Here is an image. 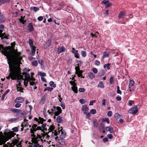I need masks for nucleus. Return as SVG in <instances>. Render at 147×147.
Returning a JSON list of instances; mask_svg holds the SVG:
<instances>
[{"instance_id":"f257e3e1","label":"nucleus","mask_w":147,"mask_h":147,"mask_svg":"<svg viewBox=\"0 0 147 147\" xmlns=\"http://www.w3.org/2000/svg\"><path fill=\"white\" fill-rule=\"evenodd\" d=\"M0 51L6 56L8 61L13 59L15 61L19 63L22 59V57L20 56L21 54V52H16L14 53L13 51L10 48L7 47H5L1 44Z\"/></svg>"},{"instance_id":"f03ea898","label":"nucleus","mask_w":147,"mask_h":147,"mask_svg":"<svg viewBox=\"0 0 147 147\" xmlns=\"http://www.w3.org/2000/svg\"><path fill=\"white\" fill-rule=\"evenodd\" d=\"M10 69L9 75L6 77V78L9 80L10 78L12 80H16V78L21 79L23 78V75L21 74L20 68L19 66L15 65L13 63L11 64L8 62Z\"/></svg>"},{"instance_id":"7ed1b4c3","label":"nucleus","mask_w":147,"mask_h":147,"mask_svg":"<svg viewBox=\"0 0 147 147\" xmlns=\"http://www.w3.org/2000/svg\"><path fill=\"white\" fill-rule=\"evenodd\" d=\"M16 134L12 132L8 133L6 136H4L1 132V134H0V145L5 143L9 139H10L12 137H14Z\"/></svg>"},{"instance_id":"20e7f679","label":"nucleus","mask_w":147,"mask_h":147,"mask_svg":"<svg viewBox=\"0 0 147 147\" xmlns=\"http://www.w3.org/2000/svg\"><path fill=\"white\" fill-rule=\"evenodd\" d=\"M30 132L31 134V136L32 137V140L34 141H35V139L38 138V137L39 138H44V137L45 136V135L42 133H41V136L40 132L38 131L37 133H36V134H37L36 136V135L34 134V132H36L38 130L36 128L30 129Z\"/></svg>"},{"instance_id":"39448f33","label":"nucleus","mask_w":147,"mask_h":147,"mask_svg":"<svg viewBox=\"0 0 147 147\" xmlns=\"http://www.w3.org/2000/svg\"><path fill=\"white\" fill-rule=\"evenodd\" d=\"M60 132H61V134L60 136V138L61 139H64L65 137L66 133L63 130H62V129L61 128L60 129V128H59L58 131H56L55 130L54 132H53V136H54L55 137L56 136L59 134L60 133Z\"/></svg>"},{"instance_id":"423d86ee","label":"nucleus","mask_w":147,"mask_h":147,"mask_svg":"<svg viewBox=\"0 0 147 147\" xmlns=\"http://www.w3.org/2000/svg\"><path fill=\"white\" fill-rule=\"evenodd\" d=\"M42 138H39L38 137V138L35 139V141L31 140L32 143L34 144L33 145V146L34 147H41V146L38 143V142L40 141H42Z\"/></svg>"},{"instance_id":"0eeeda50","label":"nucleus","mask_w":147,"mask_h":147,"mask_svg":"<svg viewBox=\"0 0 147 147\" xmlns=\"http://www.w3.org/2000/svg\"><path fill=\"white\" fill-rule=\"evenodd\" d=\"M18 142V140H17L15 139L14 140L12 141V142L11 143H10L9 142H7V144H5V143L4 144L3 147H13Z\"/></svg>"},{"instance_id":"6e6552de","label":"nucleus","mask_w":147,"mask_h":147,"mask_svg":"<svg viewBox=\"0 0 147 147\" xmlns=\"http://www.w3.org/2000/svg\"><path fill=\"white\" fill-rule=\"evenodd\" d=\"M101 4L105 5V8L109 7L113 5L112 3L109 2V1L106 0H103L101 2Z\"/></svg>"},{"instance_id":"1a4fd4ad","label":"nucleus","mask_w":147,"mask_h":147,"mask_svg":"<svg viewBox=\"0 0 147 147\" xmlns=\"http://www.w3.org/2000/svg\"><path fill=\"white\" fill-rule=\"evenodd\" d=\"M23 75H24V77L25 78V80H28L29 82L30 80L35 81V79L33 77H30V75L29 74L26 73L25 74H24V73H22Z\"/></svg>"},{"instance_id":"9d476101","label":"nucleus","mask_w":147,"mask_h":147,"mask_svg":"<svg viewBox=\"0 0 147 147\" xmlns=\"http://www.w3.org/2000/svg\"><path fill=\"white\" fill-rule=\"evenodd\" d=\"M72 49L71 52L74 54L75 57L77 58H79L80 55L78 53V51L76 50L74 48H72Z\"/></svg>"},{"instance_id":"9b49d317","label":"nucleus","mask_w":147,"mask_h":147,"mask_svg":"<svg viewBox=\"0 0 147 147\" xmlns=\"http://www.w3.org/2000/svg\"><path fill=\"white\" fill-rule=\"evenodd\" d=\"M24 100V98L21 97H18L15 100V102L22 103Z\"/></svg>"},{"instance_id":"f8f14e48","label":"nucleus","mask_w":147,"mask_h":147,"mask_svg":"<svg viewBox=\"0 0 147 147\" xmlns=\"http://www.w3.org/2000/svg\"><path fill=\"white\" fill-rule=\"evenodd\" d=\"M129 110L131 111V113L133 114H135L138 111V109L136 106L132 107Z\"/></svg>"},{"instance_id":"ddd939ff","label":"nucleus","mask_w":147,"mask_h":147,"mask_svg":"<svg viewBox=\"0 0 147 147\" xmlns=\"http://www.w3.org/2000/svg\"><path fill=\"white\" fill-rule=\"evenodd\" d=\"M105 130L106 131H109L111 133L114 132V130L111 126L106 127Z\"/></svg>"},{"instance_id":"4468645a","label":"nucleus","mask_w":147,"mask_h":147,"mask_svg":"<svg viewBox=\"0 0 147 147\" xmlns=\"http://www.w3.org/2000/svg\"><path fill=\"white\" fill-rule=\"evenodd\" d=\"M28 42L31 48L34 47V48H36V47L33 45V41L32 39H29Z\"/></svg>"},{"instance_id":"2eb2a0df","label":"nucleus","mask_w":147,"mask_h":147,"mask_svg":"<svg viewBox=\"0 0 147 147\" xmlns=\"http://www.w3.org/2000/svg\"><path fill=\"white\" fill-rule=\"evenodd\" d=\"M56 109L57 111L55 112V116H58L61 113V108L59 107H57Z\"/></svg>"},{"instance_id":"dca6fc26","label":"nucleus","mask_w":147,"mask_h":147,"mask_svg":"<svg viewBox=\"0 0 147 147\" xmlns=\"http://www.w3.org/2000/svg\"><path fill=\"white\" fill-rule=\"evenodd\" d=\"M0 37L1 38V39L3 40V41H4V39L5 38L6 39H8L7 36L6 35L5 33H1L0 34Z\"/></svg>"},{"instance_id":"f3484780","label":"nucleus","mask_w":147,"mask_h":147,"mask_svg":"<svg viewBox=\"0 0 147 147\" xmlns=\"http://www.w3.org/2000/svg\"><path fill=\"white\" fill-rule=\"evenodd\" d=\"M10 110L13 113H21V110L16 109H11Z\"/></svg>"},{"instance_id":"a211bd4d","label":"nucleus","mask_w":147,"mask_h":147,"mask_svg":"<svg viewBox=\"0 0 147 147\" xmlns=\"http://www.w3.org/2000/svg\"><path fill=\"white\" fill-rule=\"evenodd\" d=\"M82 109L84 111V113L88 112V108L86 105H84L82 106Z\"/></svg>"},{"instance_id":"6ab92c4d","label":"nucleus","mask_w":147,"mask_h":147,"mask_svg":"<svg viewBox=\"0 0 147 147\" xmlns=\"http://www.w3.org/2000/svg\"><path fill=\"white\" fill-rule=\"evenodd\" d=\"M5 19L4 14L3 13H2L1 15L0 16V22L2 23L4 22Z\"/></svg>"},{"instance_id":"aec40b11","label":"nucleus","mask_w":147,"mask_h":147,"mask_svg":"<svg viewBox=\"0 0 147 147\" xmlns=\"http://www.w3.org/2000/svg\"><path fill=\"white\" fill-rule=\"evenodd\" d=\"M51 39H49L47 41L45 45H46V47H45V46H44V47L45 48H47L49 47L50 45L51 44Z\"/></svg>"},{"instance_id":"412c9836","label":"nucleus","mask_w":147,"mask_h":147,"mask_svg":"<svg viewBox=\"0 0 147 147\" xmlns=\"http://www.w3.org/2000/svg\"><path fill=\"white\" fill-rule=\"evenodd\" d=\"M71 89L73 91L76 93L78 92V88L76 86V85L73 86L71 87Z\"/></svg>"},{"instance_id":"4be33fe9","label":"nucleus","mask_w":147,"mask_h":147,"mask_svg":"<svg viewBox=\"0 0 147 147\" xmlns=\"http://www.w3.org/2000/svg\"><path fill=\"white\" fill-rule=\"evenodd\" d=\"M10 1V0H0V5H1L3 4L8 3Z\"/></svg>"},{"instance_id":"5701e85b","label":"nucleus","mask_w":147,"mask_h":147,"mask_svg":"<svg viewBox=\"0 0 147 147\" xmlns=\"http://www.w3.org/2000/svg\"><path fill=\"white\" fill-rule=\"evenodd\" d=\"M55 127L53 125H50L49 128L48 130L49 131L50 133H52V132H53V131Z\"/></svg>"},{"instance_id":"b1692460","label":"nucleus","mask_w":147,"mask_h":147,"mask_svg":"<svg viewBox=\"0 0 147 147\" xmlns=\"http://www.w3.org/2000/svg\"><path fill=\"white\" fill-rule=\"evenodd\" d=\"M16 79H17V82H19L17 84V86H21V82L22 81V80H24V79H23V78L21 79L18 78H16Z\"/></svg>"},{"instance_id":"393cba45","label":"nucleus","mask_w":147,"mask_h":147,"mask_svg":"<svg viewBox=\"0 0 147 147\" xmlns=\"http://www.w3.org/2000/svg\"><path fill=\"white\" fill-rule=\"evenodd\" d=\"M125 15V12L124 11L121 12L119 14L118 17L119 19L123 18Z\"/></svg>"},{"instance_id":"a878e982","label":"nucleus","mask_w":147,"mask_h":147,"mask_svg":"<svg viewBox=\"0 0 147 147\" xmlns=\"http://www.w3.org/2000/svg\"><path fill=\"white\" fill-rule=\"evenodd\" d=\"M28 27L29 28V31H32L33 30V26L32 23H29L28 25Z\"/></svg>"},{"instance_id":"bb28decb","label":"nucleus","mask_w":147,"mask_h":147,"mask_svg":"<svg viewBox=\"0 0 147 147\" xmlns=\"http://www.w3.org/2000/svg\"><path fill=\"white\" fill-rule=\"evenodd\" d=\"M98 87L102 88H104V85L103 82L102 81L100 82L98 85Z\"/></svg>"},{"instance_id":"cd10ccee","label":"nucleus","mask_w":147,"mask_h":147,"mask_svg":"<svg viewBox=\"0 0 147 147\" xmlns=\"http://www.w3.org/2000/svg\"><path fill=\"white\" fill-rule=\"evenodd\" d=\"M109 52H104L103 53V54L102 56V58L104 59L106 57H109Z\"/></svg>"},{"instance_id":"c85d7f7f","label":"nucleus","mask_w":147,"mask_h":147,"mask_svg":"<svg viewBox=\"0 0 147 147\" xmlns=\"http://www.w3.org/2000/svg\"><path fill=\"white\" fill-rule=\"evenodd\" d=\"M58 51L59 53L64 51L65 50V47L63 46L61 47L59 49L58 48Z\"/></svg>"},{"instance_id":"c756f323","label":"nucleus","mask_w":147,"mask_h":147,"mask_svg":"<svg viewBox=\"0 0 147 147\" xmlns=\"http://www.w3.org/2000/svg\"><path fill=\"white\" fill-rule=\"evenodd\" d=\"M95 75L92 72H90L88 73V76L91 79H93Z\"/></svg>"},{"instance_id":"7c9ffc66","label":"nucleus","mask_w":147,"mask_h":147,"mask_svg":"<svg viewBox=\"0 0 147 147\" xmlns=\"http://www.w3.org/2000/svg\"><path fill=\"white\" fill-rule=\"evenodd\" d=\"M134 81L132 80H130L129 84V88L130 89L131 87L134 86Z\"/></svg>"},{"instance_id":"2f4dec72","label":"nucleus","mask_w":147,"mask_h":147,"mask_svg":"<svg viewBox=\"0 0 147 147\" xmlns=\"http://www.w3.org/2000/svg\"><path fill=\"white\" fill-rule=\"evenodd\" d=\"M57 121L58 123H61L62 122V118L60 116H58L57 118Z\"/></svg>"},{"instance_id":"473e14b6","label":"nucleus","mask_w":147,"mask_h":147,"mask_svg":"<svg viewBox=\"0 0 147 147\" xmlns=\"http://www.w3.org/2000/svg\"><path fill=\"white\" fill-rule=\"evenodd\" d=\"M36 129L38 131V132H39L41 134V133L44 134V131L42 129L41 127L40 126L37 127Z\"/></svg>"},{"instance_id":"72a5a7b5","label":"nucleus","mask_w":147,"mask_h":147,"mask_svg":"<svg viewBox=\"0 0 147 147\" xmlns=\"http://www.w3.org/2000/svg\"><path fill=\"white\" fill-rule=\"evenodd\" d=\"M36 48H31V54L32 56H34L35 53V49Z\"/></svg>"},{"instance_id":"f704fd0d","label":"nucleus","mask_w":147,"mask_h":147,"mask_svg":"<svg viewBox=\"0 0 147 147\" xmlns=\"http://www.w3.org/2000/svg\"><path fill=\"white\" fill-rule=\"evenodd\" d=\"M60 139L61 141L59 142V144H60L62 146H64L65 145V140H64L63 139Z\"/></svg>"},{"instance_id":"c9c22d12","label":"nucleus","mask_w":147,"mask_h":147,"mask_svg":"<svg viewBox=\"0 0 147 147\" xmlns=\"http://www.w3.org/2000/svg\"><path fill=\"white\" fill-rule=\"evenodd\" d=\"M93 123L94 127H97L98 126V124L96 120H94L93 121Z\"/></svg>"},{"instance_id":"e433bc0d","label":"nucleus","mask_w":147,"mask_h":147,"mask_svg":"<svg viewBox=\"0 0 147 147\" xmlns=\"http://www.w3.org/2000/svg\"><path fill=\"white\" fill-rule=\"evenodd\" d=\"M16 45V43L15 42H12L11 43V46L12 48V49H13V50L15 51L14 52L13 51V52L14 53H16V52H18L16 51L15 49H14L15 46Z\"/></svg>"},{"instance_id":"4c0bfd02","label":"nucleus","mask_w":147,"mask_h":147,"mask_svg":"<svg viewBox=\"0 0 147 147\" xmlns=\"http://www.w3.org/2000/svg\"><path fill=\"white\" fill-rule=\"evenodd\" d=\"M53 90V88L50 87H47L45 88L44 90V91L45 92L46 90L51 92Z\"/></svg>"},{"instance_id":"58836bf2","label":"nucleus","mask_w":147,"mask_h":147,"mask_svg":"<svg viewBox=\"0 0 147 147\" xmlns=\"http://www.w3.org/2000/svg\"><path fill=\"white\" fill-rule=\"evenodd\" d=\"M50 86L52 87L55 88L56 85L54 84V82L52 81H51L49 82Z\"/></svg>"},{"instance_id":"ea45409f","label":"nucleus","mask_w":147,"mask_h":147,"mask_svg":"<svg viewBox=\"0 0 147 147\" xmlns=\"http://www.w3.org/2000/svg\"><path fill=\"white\" fill-rule=\"evenodd\" d=\"M109 80L110 84H113L114 83V78L112 76L111 77Z\"/></svg>"},{"instance_id":"a19ab883","label":"nucleus","mask_w":147,"mask_h":147,"mask_svg":"<svg viewBox=\"0 0 147 147\" xmlns=\"http://www.w3.org/2000/svg\"><path fill=\"white\" fill-rule=\"evenodd\" d=\"M110 64L109 63H108L107 64H105L103 66L104 68H105L107 67L108 69H110Z\"/></svg>"},{"instance_id":"79ce46f5","label":"nucleus","mask_w":147,"mask_h":147,"mask_svg":"<svg viewBox=\"0 0 147 147\" xmlns=\"http://www.w3.org/2000/svg\"><path fill=\"white\" fill-rule=\"evenodd\" d=\"M102 122H106L108 124H109L110 123L108 118H105L103 119L102 120Z\"/></svg>"},{"instance_id":"37998d69","label":"nucleus","mask_w":147,"mask_h":147,"mask_svg":"<svg viewBox=\"0 0 147 147\" xmlns=\"http://www.w3.org/2000/svg\"><path fill=\"white\" fill-rule=\"evenodd\" d=\"M45 98L43 97L41 99L40 102V104L41 105H42L44 104L45 102Z\"/></svg>"},{"instance_id":"c03bdc74","label":"nucleus","mask_w":147,"mask_h":147,"mask_svg":"<svg viewBox=\"0 0 147 147\" xmlns=\"http://www.w3.org/2000/svg\"><path fill=\"white\" fill-rule=\"evenodd\" d=\"M4 28V26L3 25L1 24L0 25V34L2 33Z\"/></svg>"},{"instance_id":"a18cd8bd","label":"nucleus","mask_w":147,"mask_h":147,"mask_svg":"<svg viewBox=\"0 0 147 147\" xmlns=\"http://www.w3.org/2000/svg\"><path fill=\"white\" fill-rule=\"evenodd\" d=\"M84 114H85L86 117V118L87 119H89V117L90 116V114L89 112H84Z\"/></svg>"},{"instance_id":"49530a36","label":"nucleus","mask_w":147,"mask_h":147,"mask_svg":"<svg viewBox=\"0 0 147 147\" xmlns=\"http://www.w3.org/2000/svg\"><path fill=\"white\" fill-rule=\"evenodd\" d=\"M32 65H33L37 66L38 65V63L37 61L34 60L33 61L32 63Z\"/></svg>"},{"instance_id":"de8ad7c7","label":"nucleus","mask_w":147,"mask_h":147,"mask_svg":"<svg viewBox=\"0 0 147 147\" xmlns=\"http://www.w3.org/2000/svg\"><path fill=\"white\" fill-rule=\"evenodd\" d=\"M23 80H24V84L25 86V87H26L27 86V84L28 83L29 81L28 80H25L24 79Z\"/></svg>"},{"instance_id":"09e8293b","label":"nucleus","mask_w":147,"mask_h":147,"mask_svg":"<svg viewBox=\"0 0 147 147\" xmlns=\"http://www.w3.org/2000/svg\"><path fill=\"white\" fill-rule=\"evenodd\" d=\"M117 93L120 94H121L122 92L121 90H120L119 87V86H117Z\"/></svg>"},{"instance_id":"8fccbe9b","label":"nucleus","mask_w":147,"mask_h":147,"mask_svg":"<svg viewBox=\"0 0 147 147\" xmlns=\"http://www.w3.org/2000/svg\"><path fill=\"white\" fill-rule=\"evenodd\" d=\"M38 75L42 76V77L45 76L46 75V74L45 73L41 72L38 73Z\"/></svg>"},{"instance_id":"3c124183","label":"nucleus","mask_w":147,"mask_h":147,"mask_svg":"<svg viewBox=\"0 0 147 147\" xmlns=\"http://www.w3.org/2000/svg\"><path fill=\"white\" fill-rule=\"evenodd\" d=\"M90 112L91 114H94L96 113V111L95 109H92L90 110Z\"/></svg>"},{"instance_id":"603ef678","label":"nucleus","mask_w":147,"mask_h":147,"mask_svg":"<svg viewBox=\"0 0 147 147\" xmlns=\"http://www.w3.org/2000/svg\"><path fill=\"white\" fill-rule=\"evenodd\" d=\"M39 120L38 123L41 124L43 123L44 121V119L40 117H39Z\"/></svg>"},{"instance_id":"864d4df0","label":"nucleus","mask_w":147,"mask_h":147,"mask_svg":"<svg viewBox=\"0 0 147 147\" xmlns=\"http://www.w3.org/2000/svg\"><path fill=\"white\" fill-rule=\"evenodd\" d=\"M26 119H24V122L22 124L21 126L22 127H23V126H26L28 125V124L27 123L25 122Z\"/></svg>"},{"instance_id":"5fc2aeb1","label":"nucleus","mask_w":147,"mask_h":147,"mask_svg":"<svg viewBox=\"0 0 147 147\" xmlns=\"http://www.w3.org/2000/svg\"><path fill=\"white\" fill-rule=\"evenodd\" d=\"M81 53L82 56L83 57H85L86 56V53L85 51H82L81 52Z\"/></svg>"},{"instance_id":"6e6d98bb","label":"nucleus","mask_w":147,"mask_h":147,"mask_svg":"<svg viewBox=\"0 0 147 147\" xmlns=\"http://www.w3.org/2000/svg\"><path fill=\"white\" fill-rule=\"evenodd\" d=\"M78 66L75 67V69H76V72H77V71L80 70L79 68V64H78Z\"/></svg>"},{"instance_id":"4d7b16f0","label":"nucleus","mask_w":147,"mask_h":147,"mask_svg":"<svg viewBox=\"0 0 147 147\" xmlns=\"http://www.w3.org/2000/svg\"><path fill=\"white\" fill-rule=\"evenodd\" d=\"M112 114V112L111 111H109L107 113V115L108 117H110L111 116Z\"/></svg>"},{"instance_id":"13d9d810","label":"nucleus","mask_w":147,"mask_h":147,"mask_svg":"<svg viewBox=\"0 0 147 147\" xmlns=\"http://www.w3.org/2000/svg\"><path fill=\"white\" fill-rule=\"evenodd\" d=\"M12 130L14 132H17L18 131V128L17 127H15L13 128Z\"/></svg>"},{"instance_id":"bf43d9fd","label":"nucleus","mask_w":147,"mask_h":147,"mask_svg":"<svg viewBox=\"0 0 147 147\" xmlns=\"http://www.w3.org/2000/svg\"><path fill=\"white\" fill-rule=\"evenodd\" d=\"M34 81H32V80H30V82H30V84L31 86H33V85L35 84V82H34Z\"/></svg>"},{"instance_id":"052dcab7","label":"nucleus","mask_w":147,"mask_h":147,"mask_svg":"<svg viewBox=\"0 0 147 147\" xmlns=\"http://www.w3.org/2000/svg\"><path fill=\"white\" fill-rule=\"evenodd\" d=\"M17 103L16 104V105H15V107L16 108H19L20 107V106L21 105V104H20L19 103H18L19 102H16Z\"/></svg>"},{"instance_id":"680f3d73","label":"nucleus","mask_w":147,"mask_h":147,"mask_svg":"<svg viewBox=\"0 0 147 147\" xmlns=\"http://www.w3.org/2000/svg\"><path fill=\"white\" fill-rule=\"evenodd\" d=\"M79 102L81 104H83L86 102V101L83 99H81L79 100Z\"/></svg>"},{"instance_id":"e2e57ef3","label":"nucleus","mask_w":147,"mask_h":147,"mask_svg":"<svg viewBox=\"0 0 147 147\" xmlns=\"http://www.w3.org/2000/svg\"><path fill=\"white\" fill-rule=\"evenodd\" d=\"M85 90V89L84 88H80L79 89V91L80 92H84Z\"/></svg>"},{"instance_id":"0e129e2a","label":"nucleus","mask_w":147,"mask_h":147,"mask_svg":"<svg viewBox=\"0 0 147 147\" xmlns=\"http://www.w3.org/2000/svg\"><path fill=\"white\" fill-rule=\"evenodd\" d=\"M114 116L115 118L118 119L119 117V113H117L115 114Z\"/></svg>"},{"instance_id":"69168bd1","label":"nucleus","mask_w":147,"mask_h":147,"mask_svg":"<svg viewBox=\"0 0 147 147\" xmlns=\"http://www.w3.org/2000/svg\"><path fill=\"white\" fill-rule=\"evenodd\" d=\"M96 102L95 100H91L90 101L89 105H93V103H94Z\"/></svg>"},{"instance_id":"338daca9","label":"nucleus","mask_w":147,"mask_h":147,"mask_svg":"<svg viewBox=\"0 0 147 147\" xmlns=\"http://www.w3.org/2000/svg\"><path fill=\"white\" fill-rule=\"evenodd\" d=\"M19 20L20 22L23 24H24L25 22V21L24 20V19L22 18L20 19Z\"/></svg>"},{"instance_id":"774afa93","label":"nucleus","mask_w":147,"mask_h":147,"mask_svg":"<svg viewBox=\"0 0 147 147\" xmlns=\"http://www.w3.org/2000/svg\"><path fill=\"white\" fill-rule=\"evenodd\" d=\"M92 71L95 74L97 73L98 72L97 69L95 68H93Z\"/></svg>"}]
</instances>
